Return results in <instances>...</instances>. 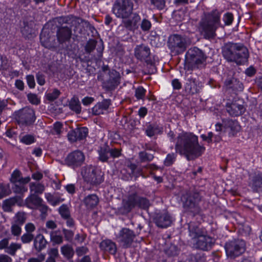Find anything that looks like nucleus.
Returning a JSON list of instances; mask_svg holds the SVG:
<instances>
[{
  "mask_svg": "<svg viewBox=\"0 0 262 262\" xmlns=\"http://www.w3.org/2000/svg\"><path fill=\"white\" fill-rule=\"evenodd\" d=\"M146 90L142 86H139L135 91V96L138 99H142L145 95Z\"/></svg>",
  "mask_w": 262,
  "mask_h": 262,
  "instance_id": "nucleus-51",
  "label": "nucleus"
},
{
  "mask_svg": "<svg viewBox=\"0 0 262 262\" xmlns=\"http://www.w3.org/2000/svg\"><path fill=\"white\" fill-rule=\"evenodd\" d=\"M80 19L79 18L74 17L73 16H69L66 18L65 22L66 23H69V21H70V23L72 25H75L76 23H79Z\"/></svg>",
  "mask_w": 262,
  "mask_h": 262,
  "instance_id": "nucleus-63",
  "label": "nucleus"
},
{
  "mask_svg": "<svg viewBox=\"0 0 262 262\" xmlns=\"http://www.w3.org/2000/svg\"><path fill=\"white\" fill-rule=\"evenodd\" d=\"M233 19V15L230 13H226L223 17V20L226 25H230Z\"/></svg>",
  "mask_w": 262,
  "mask_h": 262,
  "instance_id": "nucleus-58",
  "label": "nucleus"
},
{
  "mask_svg": "<svg viewBox=\"0 0 262 262\" xmlns=\"http://www.w3.org/2000/svg\"><path fill=\"white\" fill-rule=\"evenodd\" d=\"M25 229L27 233H32L35 229V226L32 223H28L26 224Z\"/></svg>",
  "mask_w": 262,
  "mask_h": 262,
  "instance_id": "nucleus-60",
  "label": "nucleus"
},
{
  "mask_svg": "<svg viewBox=\"0 0 262 262\" xmlns=\"http://www.w3.org/2000/svg\"><path fill=\"white\" fill-rule=\"evenodd\" d=\"M110 156L113 158L119 157L121 155L120 150L117 148H109Z\"/></svg>",
  "mask_w": 262,
  "mask_h": 262,
  "instance_id": "nucleus-61",
  "label": "nucleus"
},
{
  "mask_svg": "<svg viewBox=\"0 0 262 262\" xmlns=\"http://www.w3.org/2000/svg\"><path fill=\"white\" fill-rule=\"evenodd\" d=\"M122 24L127 29L133 30L136 29L137 27L133 21L132 19H123Z\"/></svg>",
  "mask_w": 262,
  "mask_h": 262,
  "instance_id": "nucleus-45",
  "label": "nucleus"
},
{
  "mask_svg": "<svg viewBox=\"0 0 262 262\" xmlns=\"http://www.w3.org/2000/svg\"><path fill=\"white\" fill-rule=\"evenodd\" d=\"M20 178V171L18 170H15L11 174L10 181L13 183H19Z\"/></svg>",
  "mask_w": 262,
  "mask_h": 262,
  "instance_id": "nucleus-50",
  "label": "nucleus"
},
{
  "mask_svg": "<svg viewBox=\"0 0 262 262\" xmlns=\"http://www.w3.org/2000/svg\"><path fill=\"white\" fill-rule=\"evenodd\" d=\"M15 184V186L13 188V191L15 193H23L27 191L28 189L24 185L21 183H19V184Z\"/></svg>",
  "mask_w": 262,
  "mask_h": 262,
  "instance_id": "nucleus-48",
  "label": "nucleus"
},
{
  "mask_svg": "<svg viewBox=\"0 0 262 262\" xmlns=\"http://www.w3.org/2000/svg\"><path fill=\"white\" fill-rule=\"evenodd\" d=\"M17 202L16 198H11L5 200L3 202L2 208L5 212H11L12 211V207Z\"/></svg>",
  "mask_w": 262,
  "mask_h": 262,
  "instance_id": "nucleus-26",
  "label": "nucleus"
},
{
  "mask_svg": "<svg viewBox=\"0 0 262 262\" xmlns=\"http://www.w3.org/2000/svg\"><path fill=\"white\" fill-rule=\"evenodd\" d=\"M155 223L159 227L167 228L172 223L171 217L167 213L160 214L155 219Z\"/></svg>",
  "mask_w": 262,
  "mask_h": 262,
  "instance_id": "nucleus-20",
  "label": "nucleus"
},
{
  "mask_svg": "<svg viewBox=\"0 0 262 262\" xmlns=\"http://www.w3.org/2000/svg\"><path fill=\"white\" fill-rule=\"evenodd\" d=\"M224 58L229 62L242 65L247 62L249 57L248 49L243 45L227 42L222 48Z\"/></svg>",
  "mask_w": 262,
  "mask_h": 262,
  "instance_id": "nucleus-2",
  "label": "nucleus"
},
{
  "mask_svg": "<svg viewBox=\"0 0 262 262\" xmlns=\"http://www.w3.org/2000/svg\"><path fill=\"white\" fill-rule=\"evenodd\" d=\"M61 253L68 259L72 258L74 255V251L73 248L68 245H64L61 248Z\"/></svg>",
  "mask_w": 262,
  "mask_h": 262,
  "instance_id": "nucleus-32",
  "label": "nucleus"
},
{
  "mask_svg": "<svg viewBox=\"0 0 262 262\" xmlns=\"http://www.w3.org/2000/svg\"><path fill=\"white\" fill-rule=\"evenodd\" d=\"M63 132V127L62 124L60 122H56L54 123L53 128L51 130V133L53 135L60 136Z\"/></svg>",
  "mask_w": 262,
  "mask_h": 262,
  "instance_id": "nucleus-34",
  "label": "nucleus"
},
{
  "mask_svg": "<svg viewBox=\"0 0 262 262\" xmlns=\"http://www.w3.org/2000/svg\"><path fill=\"white\" fill-rule=\"evenodd\" d=\"M42 203V199L34 194H31L25 200L27 206L31 209L38 207Z\"/></svg>",
  "mask_w": 262,
  "mask_h": 262,
  "instance_id": "nucleus-23",
  "label": "nucleus"
},
{
  "mask_svg": "<svg viewBox=\"0 0 262 262\" xmlns=\"http://www.w3.org/2000/svg\"><path fill=\"white\" fill-rule=\"evenodd\" d=\"M226 110L230 116H237L244 113L245 108L242 104L234 102L228 103L226 105Z\"/></svg>",
  "mask_w": 262,
  "mask_h": 262,
  "instance_id": "nucleus-18",
  "label": "nucleus"
},
{
  "mask_svg": "<svg viewBox=\"0 0 262 262\" xmlns=\"http://www.w3.org/2000/svg\"><path fill=\"white\" fill-rule=\"evenodd\" d=\"M168 46L172 53L179 55L186 50L188 43L184 37L178 34H174L169 37Z\"/></svg>",
  "mask_w": 262,
  "mask_h": 262,
  "instance_id": "nucleus-8",
  "label": "nucleus"
},
{
  "mask_svg": "<svg viewBox=\"0 0 262 262\" xmlns=\"http://www.w3.org/2000/svg\"><path fill=\"white\" fill-rule=\"evenodd\" d=\"M183 207L186 210L198 213L200 211L199 202L200 201V195L197 193H187L182 198Z\"/></svg>",
  "mask_w": 262,
  "mask_h": 262,
  "instance_id": "nucleus-10",
  "label": "nucleus"
},
{
  "mask_svg": "<svg viewBox=\"0 0 262 262\" xmlns=\"http://www.w3.org/2000/svg\"><path fill=\"white\" fill-rule=\"evenodd\" d=\"M85 157L83 152L75 150L70 153L65 159L66 164L73 168L80 166L84 162Z\"/></svg>",
  "mask_w": 262,
  "mask_h": 262,
  "instance_id": "nucleus-14",
  "label": "nucleus"
},
{
  "mask_svg": "<svg viewBox=\"0 0 262 262\" xmlns=\"http://www.w3.org/2000/svg\"><path fill=\"white\" fill-rule=\"evenodd\" d=\"M149 206V202L146 199L134 193L129 194L126 199L123 200L122 206L118 210L121 214H124L128 213L136 207L146 209Z\"/></svg>",
  "mask_w": 262,
  "mask_h": 262,
  "instance_id": "nucleus-5",
  "label": "nucleus"
},
{
  "mask_svg": "<svg viewBox=\"0 0 262 262\" xmlns=\"http://www.w3.org/2000/svg\"><path fill=\"white\" fill-rule=\"evenodd\" d=\"M189 236L193 247L203 251L210 250L214 244L213 239L206 235L204 231L193 223L188 225Z\"/></svg>",
  "mask_w": 262,
  "mask_h": 262,
  "instance_id": "nucleus-4",
  "label": "nucleus"
},
{
  "mask_svg": "<svg viewBox=\"0 0 262 262\" xmlns=\"http://www.w3.org/2000/svg\"><path fill=\"white\" fill-rule=\"evenodd\" d=\"M47 244V241L44 236L40 234L36 235L34 241V246L36 251H40L44 249Z\"/></svg>",
  "mask_w": 262,
  "mask_h": 262,
  "instance_id": "nucleus-24",
  "label": "nucleus"
},
{
  "mask_svg": "<svg viewBox=\"0 0 262 262\" xmlns=\"http://www.w3.org/2000/svg\"><path fill=\"white\" fill-rule=\"evenodd\" d=\"M70 108L76 114H79L81 112V106L78 98L73 97L69 103Z\"/></svg>",
  "mask_w": 262,
  "mask_h": 262,
  "instance_id": "nucleus-29",
  "label": "nucleus"
},
{
  "mask_svg": "<svg viewBox=\"0 0 262 262\" xmlns=\"http://www.w3.org/2000/svg\"><path fill=\"white\" fill-rule=\"evenodd\" d=\"M20 141L25 144L29 145L34 142V138L32 135H27L21 138Z\"/></svg>",
  "mask_w": 262,
  "mask_h": 262,
  "instance_id": "nucleus-53",
  "label": "nucleus"
},
{
  "mask_svg": "<svg viewBox=\"0 0 262 262\" xmlns=\"http://www.w3.org/2000/svg\"><path fill=\"white\" fill-rule=\"evenodd\" d=\"M176 154L174 153L169 154L164 160V165L166 166H169L172 164L176 159Z\"/></svg>",
  "mask_w": 262,
  "mask_h": 262,
  "instance_id": "nucleus-49",
  "label": "nucleus"
},
{
  "mask_svg": "<svg viewBox=\"0 0 262 262\" xmlns=\"http://www.w3.org/2000/svg\"><path fill=\"white\" fill-rule=\"evenodd\" d=\"M16 119L19 123L30 125L35 120V112L30 107H25L16 113Z\"/></svg>",
  "mask_w": 262,
  "mask_h": 262,
  "instance_id": "nucleus-12",
  "label": "nucleus"
},
{
  "mask_svg": "<svg viewBox=\"0 0 262 262\" xmlns=\"http://www.w3.org/2000/svg\"><path fill=\"white\" fill-rule=\"evenodd\" d=\"M111 105V101L109 99H105L101 102L97 103L92 108V113L94 115H99L103 114Z\"/></svg>",
  "mask_w": 262,
  "mask_h": 262,
  "instance_id": "nucleus-21",
  "label": "nucleus"
},
{
  "mask_svg": "<svg viewBox=\"0 0 262 262\" xmlns=\"http://www.w3.org/2000/svg\"><path fill=\"white\" fill-rule=\"evenodd\" d=\"M45 259V256L41 255L38 257H31L28 259L27 262H42Z\"/></svg>",
  "mask_w": 262,
  "mask_h": 262,
  "instance_id": "nucleus-64",
  "label": "nucleus"
},
{
  "mask_svg": "<svg viewBox=\"0 0 262 262\" xmlns=\"http://www.w3.org/2000/svg\"><path fill=\"white\" fill-rule=\"evenodd\" d=\"M89 251L87 247L84 246L78 247L76 249V253L78 257L83 256Z\"/></svg>",
  "mask_w": 262,
  "mask_h": 262,
  "instance_id": "nucleus-57",
  "label": "nucleus"
},
{
  "mask_svg": "<svg viewBox=\"0 0 262 262\" xmlns=\"http://www.w3.org/2000/svg\"><path fill=\"white\" fill-rule=\"evenodd\" d=\"M45 198L48 202L53 206H56L63 201V199L50 193H45Z\"/></svg>",
  "mask_w": 262,
  "mask_h": 262,
  "instance_id": "nucleus-30",
  "label": "nucleus"
},
{
  "mask_svg": "<svg viewBox=\"0 0 262 262\" xmlns=\"http://www.w3.org/2000/svg\"><path fill=\"white\" fill-rule=\"evenodd\" d=\"M34 238V235L32 233H24L21 237V241L24 244L30 243Z\"/></svg>",
  "mask_w": 262,
  "mask_h": 262,
  "instance_id": "nucleus-52",
  "label": "nucleus"
},
{
  "mask_svg": "<svg viewBox=\"0 0 262 262\" xmlns=\"http://www.w3.org/2000/svg\"><path fill=\"white\" fill-rule=\"evenodd\" d=\"M97 42L94 39H90L86 43L85 51L88 53H90L95 48Z\"/></svg>",
  "mask_w": 262,
  "mask_h": 262,
  "instance_id": "nucleus-43",
  "label": "nucleus"
},
{
  "mask_svg": "<svg viewBox=\"0 0 262 262\" xmlns=\"http://www.w3.org/2000/svg\"><path fill=\"white\" fill-rule=\"evenodd\" d=\"M120 78L115 77L110 78V79L105 83L106 88L108 90H114L120 83Z\"/></svg>",
  "mask_w": 262,
  "mask_h": 262,
  "instance_id": "nucleus-28",
  "label": "nucleus"
},
{
  "mask_svg": "<svg viewBox=\"0 0 262 262\" xmlns=\"http://www.w3.org/2000/svg\"><path fill=\"white\" fill-rule=\"evenodd\" d=\"M135 237L134 231L127 228H122L116 235L117 242L125 248L131 246Z\"/></svg>",
  "mask_w": 262,
  "mask_h": 262,
  "instance_id": "nucleus-13",
  "label": "nucleus"
},
{
  "mask_svg": "<svg viewBox=\"0 0 262 262\" xmlns=\"http://www.w3.org/2000/svg\"><path fill=\"white\" fill-rule=\"evenodd\" d=\"M251 185L254 190L262 191V174H258L253 179Z\"/></svg>",
  "mask_w": 262,
  "mask_h": 262,
  "instance_id": "nucleus-27",
  "label": "nucleus"
},
{
  "mask_svg": "<svg viewBox=\"0 0 262 262\" xmlns=\"http://www.w3.org/2000/svg\"><path fill=\"white\" fill-rule=\"evenodd\" d=\"M27 97L29 102L33 104L37 105L40 103V100L36 94H29Z\"/></svg>",
  "mask_w": 262,
  "mask_h": 262,
  "instance_id": "nucleus-54",
  "label": "nucleus"
},
{
  "mask_svg": "<svg viewBox=\"0 0 262 262\" xmlns=\"http://www.w3.org/2000/svg\"><path fill=\"white\" fill-rule=\"evenodd\" d=\"M100 248L101 250L108 252L112 254H115L117 251V247L115 243L109 239L102 241L100 244Z\"/></svg>",
  "mask_w": 262,
  "mask_h": 262,
  "instance_id": "nucleus-22",
  "label": "nucleus"
},
{
  "mask_svg": "<svg viewBox=\"0 0 262 262\" xmlns=\"http://www.w3.org/2000/svg\"><path fill=\"white\" fill-rule=\"evenodd\" d=\"M77 137L78 140H81L86 137L88 134V129L86 127H81L76 130Z\"/></svg>",
  "mask_w": 262,
  "mask_h": 262,
  "instance_id": "nucleus-46",
  "label": "nucleus"
},
{
  "mask_svg": "<svg viewBox=\"0 0 262 262\" xmlns=\"http://www.w3.org/2000/svg\"><path fill=\"white\" fill-rule=\"evenodd\" d=\"M186 58L187 64L191 70L203 67L206 59L203 52L196 47L188 50L186 54Z\"/></svg>",
  "mask_w": 262,
  "mask_h": 262,
  "instance_id": "nucleus-6",
  "label": "nucleus"
},
{
  "mask_svg": "<svg viewBox=\"0 0 262 262\" xmlns=\"http://www.w3.org/2000/svg\"><path fill=\"white\" fill-rule=\"evenodd\" d=\"M30 189L31 192L41 194L45 190V186L40 183H31L30 184Z\"/></svg>",
  "mask_w": 262,
  "mask_h": 262,
  "instance_id": "nucleus-31",
  "label": "nucleus"
},
{
  "mask_svg": "<svg viewBox=\"0 0 262 262\" xmlns=\"http://www.w3.org/2000/svg\"><path fill=\"white\" fill-rule=\"evenodd\" d=\"M21 244L16 243H12L7 248V249L5 250V251L11 255L14 256L15 255L16 251L21 249Z\"/></svg>",
  "mask_w": 262,
  "mask_h": 262,
  "instance_id": "nucleus-33",
  "label": "nucleus"
},
{
  "mask_svg": "<svg viewBox=\"0 0 262 262\" xmlns=\"http://www.w3.org/2000/svg\"><path fill=\"white\" fill-rule=\"evenodd\" d=\"M99 203V198L96 194H90L84 199V203L88 208L96 207Z\"/></svg>",
  "mask_w": 262,
  "mask_h": 262,
  "instance_id": "nucleus-25",
  "label": "nucleus"
},
{
  "mask_svg": "<svg viewBox=\"0 0 262 262\" xmlns=\"http://www.w3.org/2000/svg\"><path fill=\"white\" fill-rule=\"evenodd\" d=\"M139 158L141 162L150 161L153 158L154 156L151 154L147 153L145 151H141L139 154Z\"/></svg>",
  "mask_w": 262,
  "mask_h": 262,
  "instance_id": "nucleus-44",
  "label": "nucleus"
},
{
  "mask_svg": "<svg viewBox=\"0 0 262 262\" xmlns=\"http://www.w3.org/2000/svg\"><path fill=\"white\" fill-rule=\"evenodd\" d=\"M225 248L228 257L235 258L242 255L245 251L246 244L243 240H233L227 243Z\"/></svg>",
  "mask_w": 262,
  "mask_h": 262,
  "instance_id": "nucleus-9",
  "label": "nucleus"
},
{
  "mask_svg": "<svg viewBox=\"0 0 262 262\" xmlns=\"http://www.w3.org/2000/svg\"><path fill=\"white\" fill-rule=\"evenodd\" d=\"M59 212L61 217L64 219H67L70 217L71 214L69 207L68 205L63 204L59 208Z\"/></svg>",
  "mask_w": 262,
  "mask_h": 262,
  "instance_id": "nucleus-38",
  "label": "nucleus"
},
{
  "mask_svg": "<svg viewBox=\"0 0 262 262\" xmlns=\"http://www.w3.org/2000/svg\"><path fill=\"white\" fill-rule=\"evenodd\" d=\"M21 226L16 223H12L11 232L13 235L19 236L21 233Z\"/></svg>",
  "mask_w": 262,
  "mask_h": 262,
  "instance_id": "nucleus-42",
  "label": "nucleus"
},
{
  "mask_svg": "<svg viewBox=\"0 0 262 262\" xmlns=\"http://www.w3.org/2000/svg\"><path fill=\"white\" fill-rule=\"evenodd\" d=\"M221 13L214 10L205 13L199 23V30L206 39H212L216 36V30L221 25Z\"/></svg>",
  "mask_w": 262,
  "mask_h": 262,
  "instance_id": "nucleus-3",
  "label": "nucleus"
},
{
  "mask_svg": "<svg viewBox=\"0 0 262 262\" xmlns=\"http://www.w3.org/2000/svg\"><path fill=\"white\" fill-rule=\"evenodd\" d=\"M82 174L84 180L92 185H97L103 181L101 172L92 166L86 167Z\"/></svg>",
  "mask_w": 262,
  "mask_h": 262,
  "instance_id": "nucleus-11",
  "label": "nucleus"
},
{
  "mask_svg": "<svg viewBox=\"0 0 262 262\" xmlns=\"http://www.w3.org/2000/svg\"><path fill=\"white\" fill-rule=\"evenodd\" d=\"M13 223L22 225L26 220V215L24 212H18L14 216Z\"/></svg>",
  "mask_w": 262,
  "mask_h": 262,
  "instance_id": "nucleus-35",
  "label": "nucleus"
},
{
  "mask_svg": "<svg viewBox=\"0 0 262 262\" xmlns=\"http://www.w3.org/2000/svg\"><path fill=\"white\" fill-rule=\"evenodd\" d=\"M135 57L141 61H146V58L150 55L149 48L143 45H138L134 50Z\"/></svg>",
  "mask_w": 262,
  "mask_h": 262,
  "instance_id": "nucleus-19",
  "label": "nucleus"
},
{
  "mask_svg": "<svg viewBox=\"0 0 262 262\" xmlns=\"http://www.w3.org/2000/svg\"><path fill=\"white\" fill-rule=\"evenodd\" d=\"M133 4L130 0H117L113 7V13L118 18H127L132 13Z\"/></svg>",
  "mask_w": 262,
  "mask_h": 262,
  "instance_id": "nucleus-7",
  "label": "nucleus"
},
{
  "mask_svg": "<svg viewBox=\"0 0 262 262\" xmlns=\"http://www.w3.org/2000/svg\"><path fill=\"white\" fill-rule=\"evenodd\" d=\"M151 27L150 21L146 19H143L141 24V28L143 31H147L150 30Z\"/></svg>",
  "mask_w": 262,
  "mask_h": 262,
  "instance_id": "nucleus-55",
  "label": "nucleus"
},
{
  "mask_svg": "<svg viewBox=\"0 0 262 262\" xmlns=\"http://www.w3.org/2000/svg\"><path fill=\"white\" fill-rule=\"evenodd\" d=\"M60 94V91L57 89H54L53 92L47 94V98L50 101H53L56 99Z\"/></svg>",
  "mask_w": 262,
  "mask_h": 262,
  "instance_id": "nucleus-47",
  "label": "nucleus"
},
{
  "mask_svg": "<svg viewBox=\"0 0 262 262\" xmlns=\"http://www.w3.org/2000/svg\"><path fill=\"white\" fill-rule=\"evenodd\" d=\"M72 36V29L68 26L58 27L56 32V37L60 44L69 41Z\"/></svg>",
  "mask_w": 262,
  "mask_h": 262,
  "instance_id": "nucleus-15",
  "label": "nucleus"
},
{
  "mask_svg": "<svg viewBox=\"0 0 262 262\" xmlns=\"http://www.w3.org/2000/svg\"><path fill=\"white\" fill-rule=\"evenodd\" d=\"M151 3L157 9H163L165 5L164 0H150Z\"/></svg>",
  "mask_w": 262,
  "mask_h": 262,
  "instance_id": "nucleus-56",
  "label": "nucleus"
},
{
  "mask_svg": "<svg viewBox=\"0 0 262 262\" xmlns=\"http://www.w3.org/2000/svg\"><path fill=\"white\" fill-rule=\"evenodd\" d=\"M51 241L55 244H60L63 242L62 236L56 231L52 232L50 234Z\"/></svg>",
  "mask_w": 262,
  "mask_h": 262,
  "instance_id": "nucleus-39",
  "label": "nucleus"
},
{
  "mask_svg": "<svg viewBox=\"0 0 262 262\" xmlns=\"http://www.w3.org/2000/svg\"><path fill=\"white\" fill-rule=\"evenodd\" d=\"M224 132L228 133L229 136H234L241 129V127L236 120L225 119L223 120Z\"/></svg>",
  "mask_w": 262,
  "mask_h": 262,
  "instance_id": "nucleus-16",
  "label": "nucleus"
},
{
  "mask_svg": "<svg viewBox=\"0 0 262 262\" xmlns=\"http://www.w3.org/2000/svg\"><path fill=\"white\" fill-rule=\"evenodd\" d=\"M68 138L69 140L72 142L76 141L77 140H78V137H77L76 130H71L69 132L68 134Z\"/></svg>",
  "mask_w": 262,
  "mask_h": 262,
  "instance_id": "nucleus-62",
  "label": "nucleus"
},
{
  "mask_svg": "<svg viewBox=\"0 0 262 262\" xmlns=\"http://www.w3.org/2000/svg\"><path fill=\"white\" fill-rule=\"evenodd\" d=\"M215 130L218 134L215 136V141L219 142L221 140L222 135L225 132H224L223 124L216 123L215 125Z\"/></svg>",
  "mask_w": 262,
  "mask_h": 262,
  "instance_id": "nucleus-41",
  "label": "nucleus"
},
{
  "mask_svg": "<svg viewBox=\"0 0 262 262\" xmlns=\"http://www.w3.org/2000/svg\"><path fill=\"white\" fill-rule=\"evenodd\" d=\"M175 149L189 161L200 157L205 150L204 146L199 144L198 136L190 132H182L177 136Z\"/></svg>",
  "mask_w": 262,
  "mask_h": 262,
  "instance_id": "nucleus-1",
  "label": "nucleus"
},
{
  "mask_svg": "<svg viewBox=\"0 0 262 262\" xmlns=\"http://www.w3.org/2000/svg\"><path fill=\"white\" fill-rule=\"evenodd\" d=\"M63 233L66 240L69 242L72 241L74 236V232L72 231L63 229Z\"/></svg>",
  "mask_w": 262,
  "mask_h": 262,
  "instance_id": "nucleus-59",
  "label": "nucleus"
},
{
  "mask_svg": "<svg viewBox=\"0 0 262 262\" xmlns=\"http://www.w3.org/2000/svg\"><path fill=\"white\" fill-rule=\"evenodd\" d=\"M11 192L9 184L0 183V199L9 195Z\"/></svg>",
  "mask_w": 262,
  "mask_h": 262,
  "instance_id": "nucleus-37",
  "label": "nucleus"
},
{
  "mask_svg": "<svg viewBox=\"0 0 262 262\" xmlns=\"http://www.w3.org/2000/svg\"><path fill=\"white\" fill-rule=\"evenodd\" d=\"M98 152L99 160L103 162H106L110 156L109 148H101Z\"/></svg>",
  "mask_w": 262,
  "mask_h": 262,
  "instance_id": "nucleus-36",
  "label": "nucleus"
},
{
  "mask_svg": "<svg viewBox=\"0 0 262 262\" xmlns=\"http://www.w3.org/2000/svg\"><path fill=\"white\" fill-rule=\"evenodd\" d=\"M158 126L156 125H149L146 129V134L147 136L151 137L160 132Z\"/></svg>",
  "mask_w": 262,
  "mask_h": 262,
  "instance_id": "nucleus-40",
  "label": "nucleus"
},
{
  "mask_svg": "<svg viewBox=\"0 0 262 262\" xmlns=\"http://www.w3.org/2000/svg\"><path fill=\"white\" fill-rule=\"evenodd\" d=\"M202 87L201 83L196 78L189 77L187 79L185 86V91L190 94H194L199 92Z\"/></svg>",
  "mask_w": 262,
  "mask_h": 262,
  "instance_id": "nucleus-17",
  "label": "nucleus"
}]
</instances>
